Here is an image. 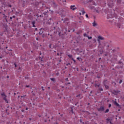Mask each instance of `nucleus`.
<instances>
[{"label":"nucleus","instance_id":"nucleus-1","mask_svg":"<svg viewBox=\"0 0 124 124\" xmlns=\"http://www.w3.org/2000/svg\"><path fill=\"white\" fill-rule=\"evenodd\" d=\"M104 40V38H103L102 36H98L97 41L99 44H100V40Z\"/></svg>","mask_w":124,"mask_h":124},{"label":"nucleus","instance_id":"nucleus-2","mask_svg":"<svg viewBox=\"0 0 124 124\" xmlns=\"http://www.w3.org/2000/svg\"><path fill=\"white\" fill-rule=\"evenodd\" d=\"M113 94H115V95H117L118 93H121V91H118V90H113L111 92Z\"/></svg>","mask_w":124,"mask_h":124},{"label":"nucleus","instance_id":"nucleus-3","mask_svg":"<svg viewBox=\"0 0 124 124\" xmlns=\"http://www.w3.org/2000/svg\"><path fill=\"white\" fill-rule=\"evenodd\" d=\"M98 111L100 112H102V111H104V107H101L99 108H97Z\"/></svg>","mask_w":124,"mask_h":124},{"label":"nucleus","instance_id":"nucleus-4","mask_svg":"<svg viewBox=\"0 0 124 124\" xmlns=\"http://www.w3.org/2000/svg\"><path fill=\"white\" fill-rule=\"evenodd\" d=\"M99 44V47L101 48V49H104V47H105V44H104L103 45H101V44Z\"/></svg>","mask_w":124,"mask_h":124},{"label":"nucleus","instance_id":"nucleus-5","mask_svg":"<svg viewBox=\"0 0 124 124\" xmlns=\"http://www.w3.org/2000/svg\"><path fill=\"white\" fill-rule=\"evenodd\" d=\"M70 9H72V10H75L76 9H77V8L75 7V5H71L70 6Z\"/></svg>","mask_w":124,"mask_h":124},{"label":"nucleus","instance_id":"nucleus-6","mask_svg":"<svg viewBox=\"0 0 124 124\" xmlns=\"http://www.w3.org/2000/svg\"><path fill=\"white\" fill-rule=\"evenodd\" d=\"M118 64L120 65V67H123V65H124V63H123V62L119 61L118 62Z\"/></svg>","mask_w":124,"mask_h":124},{"label":"nucleus","instance_id":"nucleus-7","mask_svg":"<svg viewBox=\"0 0 124 124\" xmlns=\"http://www.w3.org/2000/svg\"><path fill=\"white\" fill-rule=\"evenodd\" d=\"M93 27H96V26H97V23L95 22V21H94V22L93 23Z\"/></svg>","mask_w":124,"mask_h":124},{"label":"nucleus","instance_id":"nucleus-8","mask_svg":"<svg viewBox=\"0 0 124 124\" xmlns=\"http://www.w3.org/2000/svg\"><path fill=\"white\" fill-rule=\"evenodd\" d=\"M114 104H115V105H116V106H117L118 107H120V105L117 102V101H114Z\"/></svg>","mask_w":124,"mask_h":124},{"label":"nucleus","instance_id":"nucleus-9","mask_svg":"<svg viewBox=\"0 0 124 124\" xmlns=\"http://www.w3.org/2000/svg\"><path fill=\"white\" fill-rule=\"evenodd\" d=\"M3 99L7 102V103H8V101H7V99H6V96H5L3 97Z\"/></svg>","mask_w":124,"mask_h":124},{"label":"nucleus","instance_id":"nucleus-10","mask_svg":"<svg viewBox=\"0 0 124 124\" xmlns=\"http://www.w3.org/2000/svg\"><path fill=\"white\" fill-rule=\"evenodd\" d=\"M81 12H82V15H84V14H85V13H86V12L85 11V10H84V9H82Z\"/></svg>","mask_w":124,"mask_h":124},{"label":"nucleus","instance_id":"nucleus-11","mask_svg":"<svg viewBox=\"0 0 124 124\" xmlns=\"http://www.w3.org/2000/svg\"><path fill=\"white\" fill-rule=\"evenodd\" d=\"M35 24V21H33L32 22V27L34 28H35V25H34Z\"/></svg>","mask_w":124,"mask_h":124},{"label":"nucleus","instance_id":"nucleus-12","mask_svg":"<svg viewBox=\"0 0 124 124\" xmlns=\"http://www.w3.org/2000/svg\"><path fill=\"white\" fill-rule=\"evenodd\" d=\"M68 56L69 57V58L70 59H71V60H72V59H73V57H72V55H68Z\"/></svg>","mask_w":124,"mask_h":124},{"label":"nucleus","instance_id":"nucleus-13","mask_svg":"<svg viewBox=\"0 0 124 124\" xmlns=\"http://www.w3.org/2000/svg\"><path fill=\"white\" fill-rule=\"evenodd\" d=\"M48 11H47L46 12H45L43 14L44 15H45V16H46V15H47L48 14Z\"/></svg>","mask_w":124,"mask_h":124},{"label":"nucleus","instance_id":"nucleus-14","mask_svg":"<svg viewBox=\"0 0 124 124\" xmlns=\"http://www.w3.org/2000/svg\"><path fill=\"white\" fill-rule=\"evenodd\" d=\"M104 86L107 90H108V89H109V86H108L106 84H105Z\"/></svg>","mask_w":124,"mask_h":124},{"label":"nucleus","instance_id":"nucleus-15","mask_svg":"<svg viewBox=\"0 0 124 124\" xmlns=\"http://www.w3.org/2000/svg\"><path fill=\"white\" fill-rule=\"evenodd\" d=\"M83 36H84V37H88L89 35H88V34L86 33H84L83 34Z\"/></svg>","mask_w":124,"mask_h":124},{"label":"nucleus","instance_id":"nucleus-16","mask_svg":"<svg viewBox=\"0 0 124 124\" xmlns=\"http://www.w3.org/2000/svg\"><path fill=\"white\" fill-rule=\"evenodd\" d=\"M107 83V80H104V82H103L104 85H106Z\"/></svg>","mask_w":124,"mask_h":124},{"label":"nucleus","instance_id":"nucleus-17","mask_svg":"<svg viewBox=\"0 0 124 124\" xmlns=\"http://www.w3.org/2000/svg\"><path fill=\"white\" fill-rule=\"evenodd\" d=\"M50 80L53 82H55V81H56V79H55V78H51Z\"/></svg>","mask_w":124,"mask_h":124},{"label":"nucleus","instance_id":"nucleus-18","mask_svg":"<svg viewBox=\"0 0 124 124\" xmlns=\"http://www.w3.org/2000/svg\"><path fill=\"white\" fill-rule=\"evenodd\" d=\"M100 86V84H95V87H99Z\"/></svg>","mask_w":124,"mask_h":124},{"label":"nucleus","instance_id":"nucleus-19","mask_svg":"<svg viewBox=\"0 0 124 124\" xmlns=\"http://www.w3.org/2000/svg\"><path fill=\"white\" fill-rule=\"evenodd\" d=\"M41 30H42V29H41V31L39 32L40 34H42L43 33V31H42Z\"/></svg>","mask_w":124,"mask_h":124},{"label":"nucleus","instance_id":"nucleus-20","mask_svg":"<svg viewBox=\"0 0 124 124\" xmlns=\"http://www.w3.org/2000/svg\"><path fill=\"white\" fill-rule=\"evenodd\" d=\"M72 60L73 61L74 63H76V61H75V60H74V59L73 58Z\"/></svg>","mask_w":124,"mask_h":124},{"label":"nucleus","instance_id":"nucleus-21","mask_svg":"<svg viewBox=\"0 0 124 124\" xmlns=\"http://www.w3.org/2000/svg\"><path fill=\"white\" fill-rule=\"evenodd\" d=\"M108 112H109V109H106L105 113H108Z\"/></svg>","mask_w":124,"mask_h":124},{"label":"nucleus","instance_id":"nucleus-22","mask_svg":"<svg viewBox=\"0 0 124 124\" xmlns=\"http://www.w3.org/2000/svg\"><path fill=\"white\" fill-rule=\"evenodd\" d=\"M123 83V80H120L119 81V84H122Z\"/></svg>","mask_w":124,"mask_h":124},{"label":"nucleus","instance_id":"nucleus-23","mask_svg":"<svg viewBox=\"0 0 124 124\" xmlns=\"http://www.w3.org/2000/svg\"><path fill=\"white\" fill-rule=\"evenodd\" d=\"M1 95L2 96H6V95H5V94L3 93H2L1 94Z\"/></svg>","mask_w":124,"mask_h":124},{"label":"nucleus","instance_id":"nucleus-24","mask_svg":"<svg viewBox=\"0 0 124 124\" xmlns=\"http://www.w3.org/2000/svg\"><path fill=\"white\" fill-rule=\"evenodd\" d=\"M87 37H88V39H92V38H93L92 37H89V36Z\"/></svg>","mask_w":124,"mask_h":124},{"label":"nucleus","instance_id":"nucleus-25","mask_svg":"<svg viewBox=\"0 0 124 124\" xmlns=\"http://www.w3.org/2000/svg\"><path fill=\"white\" fill-rule=\"evenodd\" d=\"M93 41L94 42H96V39H93Z\"/></svg>","mask_w":124,"mask_h":124},{"label":"nucleus","instance_id":"nucleus-26","mask_svg":"<svg viewBox=\"0 0 124 124\" xmlns=\"http://www.w3.org/2000/svg\"><path fill=\"white\" fill-rule=\"evenodd\" d=\"M86 18H89V16L88 15V14L86 15Z\"/></svg>","mask_w":124,"mask_h":124},{"label":"nucleus","instance_id":"nucleus-27","mask_svg":"<svg viewBox=\"0 0 124 124\" xmlns=\"http://www.w3.org/2000/svg\"><path fill=\"white\" fill-rule=\"evenodd\" d=\"M111 106H112V105H111V104H109L108 105V107L110 108V107H111Z\"/></svg>","mask_w":124,"mask_h":124},{"label":"nucleus","instance_id":"nucleus-28","mask_svg":"<svg viewBox=\"0 0 124 124\" xmlns=\"http://www.w3.org/2000/svg\"><path fill=\"white\" fill-rule=\"evenodd\" d=\"M65 81H68V78H65Z\"/></svg>","mask_w":124,"mask_h":124},{"label":"nucleus","instance_id":"nucleus-29","mask_svg":"<svg viewBox=\"0 0 124 124\" xmlns=\"http://www.w3.org/2000/svg\"><path fill=\"white\" fill-rule=\"evenodd\" d=\"M77 59V60H80V59L81 60V58H80V57H78Z\"/></svg>","mask_w":124,"mask_h":124},{"label":"nucleus","instance_id":"nucleus-30","mask_svg":"<svg viewBox=\"0 0 124 124\" xmlns=\"http://www.w3.org/2000/svg\"><path fill=\"white\" fill-rule=\"evenodd\" d=\"M26 88H30V85H26Z\"/></svg>","mask_w":124,"mask_h":124},{"label":"nucleus","instance_id":"nucleus-31","mask_svg":"<svg viewBox=\"0 0 124 124\" xmlns=\"http://www.w3.org/2000/svg\"><path fill=\"white\" fill-rule=\"evenodd\" d=\"M25 96H26V95L21 96V97L23 98V97H25Z\"/></svg>","mask_w":124,"mask_h":124},{"label":"nucleus","instance_id":"nucleus-32","mask_svg":"<svg viewBox=\"0 0 124 124\" xmlns=\"http://www.w3.org/2000/svg\"><path fill=\"white\" fill-rule=\"evenodd\" d=\"M42 36V37H45V35L43 34Z\"/></svg>","mask_w":124,"mask_h":124},{"label":"nucleus","instance_id":"nucleus-33","mask_svg":"<svg viewBox=\"0 0 124 124\" xmlns=\"http://www.w3.org/2000/svg\"><path fill=\"white\" fill-rule=\"evenodd\" d=\"M66 65H70V63H68L66 64Z\"/></svg>","mask_w":124,"mask_h":124},{"label":"nucleus","instance_id":"nucleus-34","mask_svg":"<svg viewBox=\"0 0 124 124\" xmlns=\"http://www.w3.org/2000/svg\"><path fill=\"white\" fill-rule=\"evenodd\" d=\"M42 91H45L44 88H43V87H42Z\"/></svg>","mask_w":124,"mask_h":124},{"label":"nucleus","instance_id":"nucleus-35","mask_svg":"<svg viewBox=\"0 0 124 124\" xmlns=\"http://www.w3.org/2000/svg\"><path fill=\"white\" fill-rule=\"evenodd\" d=\"M100 91H103V89L102 88L100 89Z\"/></svg>","mask_w":124,"mask_h":124},{"label":"nucleus","instance_id":"nucleus-36","mask_svg":"<svg viewBox=\"0 0 124 124\" xmlns=\"http://www.w3.org/2000/svg\"><path fill=\"white\" fill-rule=\"evenodd\" d=\"M108 17H109V18H111L112 17V15H111L110 16H109Z\"/></svg>","mask_w":124,"mask_h":124},{"label":"nucleus","instance_id":"nucleus-37","mask_svg":"<svg viewBox=\"0 0 124 124\" xmlns=\"http://www.w3.org/2000/svg\"><path fill=\"white\" fill-rule=\"evenodd\" d=\"M8 6H9V7H12V6H11V5H9Z\"/></svg>","mask_w":124,"mask_h":124},{"label":"nucleus","instance_id":"nucleus-38","mask_svg":"<svg viewBox=\"0 0 124 124\" xmlns=\"http://www.w3.org/2000/svg\"><path fill=\"white\" fill-rule=\"evenodd\" d=\"M112 84H114V85H116V82H112Z\"/></svg>","mask_w":124,"mask_h":124},{"label":"nucleus","instance_id":"nucleus-39","mask_svg":"<svg viewBox=\"0 0 124 124\" xmlns=\"http://www.w3.org/2000/svg\"><path fill=\"white\" fill-rule=\"evenodd\" d=\"M15 65L16 67H17V65L16 63H15Z\"/></svg>","mask_w":124,"mask_h":124},{"label":"nucleus","instance_id":"nucleus-40","mask_svg":"<svg viewBox=\"0 0 124 124\" xmlns=\"http://www.w3.org/2000/svg\"><path fill=\"white\" fill-rule=\"evenodd\" d=\"M69 84H70V82H68L67 83V85H69Z\"/></svg>","mask_w":124,"mask_h":124},{"label":"nucleus","instance_id":"nucleus-41","mask_svg":"<svg viewBox=\"0 0 124 124\" xmlns=\"http://www.w3.org/2000/svg\"><path fill=\"white\" fill-rule=\"evenodd\" d=\"M10 20H12V17H10Z\"/></svg>","mask_w":124,"mask_h":124},{"label":"nucleus","instance_id":"nucleus-42","mask_svg":"<svg viewBox=\"0 0 124 124\" xmlns=\"http://www.w3.org/2000/svg\"><path fill=\"white\" fill-rule=\"evenodd\" d=\"M105 56L106 57H107V54H105Z\"/></svg>","mask_w":124,"mask_h":124},{"label":"nucleus","instance_id":"nucleus-43","mask_svg":"<svg viewBox=\"0 0 124 124\" xmlns=\"http://www.w3.org/2000/svg\"><path fill=\"white\" fill-rule=\"evenodd\" d=\"M13 18H15V16H13Z\"/></svg>","mask_w":124,"mask_h":124},{"label":"nucleus","instance_id":"nucleus-44","mask_svg":"<svg viewBox=\"0 0 124 124\" xmlns=\"http://www.w3.org/2000/svg\"><path fill=\"white\" fill-rule=\"evenodd\" d=\"M59 74H60V73H57V75H59Z\"/></svg>","mask_w":124,"mask_h":124},{"label":"nucleus","instance_id":"nucleus-45","mask_svg":"<svg viewBox=\"0 0 124 124\" xmlns=\"http://www.w3.org/2000/svg\"><path fill=\"white\" fill-rule=\"evenodd\" d=\"M90 93H93V91H91Z\"/></svg>","mask_w":124,"mask_h":124},{"label":"nucleus","instance_id":"nucleus-46","mask_svg":"<svg viewBox=\"0 0 124 124\" xmlns=\"http://www.w3.org/2000/svg\"><path fill=\"white\" fill-rule=\"evenodd\" d=\"M30 121H31V118L29 119Z\"/></svg>","mask_w":124,"mask_h":124},{"label":"nucleus","instance_id":"nucleus-47","mask_svg":"<svg viewBox=\"0 0 124 124\" xmlns=\"http://www.w3.org/2000/svg\"><path fill=\"white\" fill-rule=\"evenodd\" d=\"M7 78H9V77L8 76H7Z\"/></svg>","mask_w":124,"mask_h":124},{"label":"nucleus","instance_id":"nucleus-48","mask_svg":"<svg viewBox=\"0 0 124 124\" xmlns=\"http://www.w3.org/2000/svg\"><path fill=\"white\" fill-rule=\"evenodd\" d=\"M117 1L118 2H120V0H118Z\"/></svg>","mask_w":124,"mask_h":124},{"label":"nucleus","instance_id":"nucleus-49","mask_svg":"<svg viewBox=\"0 0 124 124\" xmlns=\"http://www.w3.org/2000/svg\"><path fill=\"white\" fill-rule=\"evenodd\" d=\"M53 12H54L53 11H51V13H53Z\"/></svg>","mask_w":124,"mask_h":124},{"label":"nucleus","instance_id":"nucleus-50","mask_svg":"<svg viewBox=\"0 0 124 124\" xmlns=\"http://www.w3.org/2000/svg\"><path fill=\"white\" fill-rule=\"evenodd\" d=\"M37 28H35V31H37Z\"/></svg>","mask_w":124,"mask_h":124},{"label":"nucleus","instance_id":"nucleus-51","mask_svg":"<svg viewBox=\"0 0 124 124\" xmlns=\"http://www.w3.org/2000/svg\"><path fill=\"white\" fill-rule=\"evenodd\" d=\"M49 47H50V48H51V45H49Z\"/></svg>","mask_w":124,"mask_h":124},{"label":"nucleus","instance_id":"nucleus-52","mask_svg":"<svg viewBox=\"0 0 124 124\" xmlns=\"http://www.w3.org/2000/svg\"><path fill=\"white\" fill-rule=\"evenodd\" d=\"M57 56H59V53H57Z\"/></svg>","mask_w":124,"mask_h":124},{"label":"nucleus","instance_id":"nucleus-53","mask_svg":"<svg viewBox=\"0 0 124 124\" xmlns=\"http://www.w3.org/2000/svg\"><path fill=\"white\" fill-rule=\"evenodd\" d=\"M110 124H112V122H111V121L110 122Z\"/></svg>","mask_w":124,"mask_h":124},{"label":"nucleus","instance_id":"nucleus-54","mask_svg":"<svg viewBox=\"0 0 124 124\" xmlns=\"http://www.w3.org/2000/svg\"><path fill=\"white\" fill-rule=\"evenodd\" d=\"M26 110H28V108H26Z\"/></svg>","mask_w":124,"mask_h":124},{"label":"nucleus","instance_id":"nucleus-55","mask_svg":"<svg viewBox=\"0 0 124 124\" xmlns=\"http://www.w3.org/2000/svg\"><path fill=\"white\" fill-rule=\"evenodd\" d=\"M52 19V18H50V19H49V20H51Z\"/></svg>","mask_w":124,"mask_h":124},{"label":"nucleus","instance_id":"nucleus-56","mask_svg":"<svg viewBox=\"0 0 124 124\" xmlns=\"http://www.w3.org/2000/svg\"><path fill=\"white\" fill-rule=\"evenodd\" d=\"M6 49H7V47H6Z\"/></svg>","mask_w":124,"mask_h":124},{"label":"nucleus","instance_id":"nucleus-57","mask_svg":"<svg viewBox=\"0 0 124 124\" xmlns=\"http://www.w3.org/2000/svg\"><path fill=\"white\" fill-rule=\"evenodd\" d=\"M108 47H109V45L108 46Z\"/></svg>","mask_w":124,"mask_h":124},{"label":"nucleus","instance_id":"nucleus-58","mask_svg":"<svg viewBox=\"0 0 124 124\" xmlns=\"http://www.w3.org/2000/svg\"><path fill=\"white\" fill-rule=\"evenodd\" d=\"M80 15H81V13H79Z\"/></svg>","mask_w":124,"mask_h":124},{"label":"nucleus","instance_id":"nucleus-59","mask_svg":"<svg viewBox=\"0 0 124 124\" xmlns=\"http://www.w3.org/2000/svg\"><path fill=\"white\" fill-rule=\"evenodd\" d=\"M49 11H51V10H49Z\"/></svg>","mask_w":124,"mask_h":124},{"label":"nucleus","instance_id":"nucleus-60","mask_svg":"<svg viewBox=\"0 0 124 124\" xmlns=\"http://www.w3.org/2000/svg\"><path fill=\"white\" fill-rule=\"evenodd\" d=\"M40 17H41V16H40Z\"/></svg>","mask_w":124,"mask_h":124},{"label":"nucleus","instance_id":"nucleus-61","mask_svg":"<svg viewBox=\"0 0 124 124\" xmlns=\"http://www.w3.org/2000/svg\"><path fill=\"white\" fill-rule=\"evenodd\" d=\"M40 55H41V53H40Z\"/></svg>","mask_w":124,"mask_h":124},{"label":"nucleus","instance_id":"nucleus-62","mask_svg":"<svg viewBox=\"0 0 124 124\" xmlns=\"http://www.w3.org/2000/svg\"><path fill=\"white\" fill-rule=\"evenodd\" d=\"M62 116V115H61V116Z\"/></svg>","mask_w":124,"mask_h":124},{"label":"nucleus","instance_id":"nucleus-63","mask_svg":"<svg viewBox=\"0 0 124 124\" xmlns=\"http://www.w3.org/2000/svg\"><path fill=\"white\" fill-rule=\"evenodd\" d=\"M107 120H109V119H107Z\"/></svg>","mask_w":124,"mask_h":124}]
</instances>
